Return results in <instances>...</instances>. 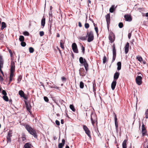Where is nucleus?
<instances>
[{
	"label": "nucleus",
	"instance_id": "f257e3e1",
	"mask_svg": "<svg viewBox=\"0 0 148 148\" xmlns=\"http://www.w3.org/2000/svg\"><path fill=\"white\" fill-rule=\"evenodd\" d=\"M15 64L14 62L12 61L11 64V68L10 69V82H11L13 79V77L14 75V73L15 71Z\"/></svg>",
	"mask_w": 148,
	"mask_h": 148
},
{
	"label": "nucleus",
	"instance_id": "f03ea898",
	"mask_svg": "<svg viewBox=\"0 0 148 148\" xmlns=\"http://www.w3.org/2000/svg\"><path fill=\"white\" fill-rule=\"evenodd\" d=\"M25 127L27 130L30 134L33 135L35 138H37V136L35 131L30 126L27 125L25 126Z\"/></svg>",
	"mask_w": 148,
	"mask_h": 148
},
{
	"label": "nucleus",
	"instance_id": "7ed1b4c3",
	"mask_svg": "<svg viewBox=\"0 0 148 148\" xmlns=\"http://www.w3.org/2000/svg\"><path fill=\"white\" fill-rule=\"evenodd\" d=\"M79 61L81 64H84L85 70L87 71L88 69V65L86 60L85 59H84L82 57H80L79 58Z\"/></svg>",
	"mask_w": 148,
	"mask_h": 148
},
{
	"label": "nucleus",
	"instance_id": "20e7f679",
	"mask_svg": "<svg viewBox=\"0 0 148 148\" xmlns=\"http://www.w3.org/2000/svg\"><path fill=\"white\" fill-rule=\"evenodd\" d=\"M90 119L92 124L94 126V124L97 121V118L96 114L93 113L91 114Z\"/></svg>",
	"mask_w": 148,
	"mask_h": 148
},
{
	"label": "nucleus",
	"instance_id": "39448f33",
	"mask_svg": "<svg viewBox=\"0 0 148 148\" xmlns=\"http://www.w3.org/2000/svg\"><path fill=\"white\" fill-rule=\"evenodd\" d=\"M87 35L88 36V41L90 42L92 41L94 39V36L92 32L90 31L89 32H88Z\"/></svg>",
	"mask_w": 148,
	"mask_h": 148
},
{
	"label": "nucleus",
	"instance_id": "423d86ee",
	"mask_svg": "<svg viewBox=\"0 0 148 148\" xmlns=\"http://www.w3.org/2000/svg\"><path fill=\"white\" fill-rule=\"evenodd\" d=\"M83 129L84 130L88 136L89 138L90 139H91V136L90 131L89 129H88V128L87 127L86 125H84Z\"/></svg>",
	"mask_w": 148,
	"mask_h": 148
},
{
	"label": "nucleus",
	"instance_id": "0eeeda50",
	"mask_svg": "<svg viewBox=\"0 0 148 148\" xmlns=\"http://www.w3.org/2000/svg\"><path fill=\"white\" fill-rule=\"evenodd\" d=\"M109 39L110 42L112 43L114 42L115 38V35L113 33H110L109 36Z\"/></svg>",
	"mask_w": 148,
	"mask_h": 148
},
{
	"label": "nucleus",
	"instance_id": "6e6552de",
	"mask_svg": "<svg viewBox=\"0 0 148 148\" xmlns=\"http://www.w3.org/2000/svg\"><path fill=\"white\" fill-rule=\"evenodd\" d=\"M142 77L138 76L136 78V81L137 84L139 85H140L142 83Z\"/></svg>",
	"mask_w": 148,
	"mask_h": 148
},
{
	"label": "nucleus",
	"instance_id": "1a4fd4ad",
	"mask_svg": "<svg viewBox=\"0 0 148 148\" xmlns=\"http://www.w3.org/2000/svg\"><path fill=\"white\" fill-rule=\"evenodd\" d=\"M72 47L74 53H78L77 46L75 43H74L72 44Z\"/></svg>",
	"mask_w": 148,
	"mask_h": 148
},
{
	"label": "nucleus",
	"instance_id": "9d476101",
	"mask_svg": "<svg viewBox=\"0 0 148 148\" xmlns=\"http://www.w3.org/2000/svg\"><path fill=\"white\" fill-rule=\"evenodd\" d=\"M79 71V74L80 76H84L86 75V72L85 71L84 69L83 68H80Z\"/></svg>",
	"mask_w": 148,
	"mask_h": 148
},
{
	"label": "nucleus",
	"instance_id": "9b49d317",
	"mask_svg": "<svg viewBox=\"0 0 148 148\" xmlns=\"http://www.w3.org/2000/svg\"><path fill=\"white\" fill-rule=\"evenodd\" d=\"M114 121L115 124V126L116 128V130H118V124L117 122V116L115 113H114Z\"/></svg>",
	"mask_w": 148,
	"mask_h": 148
},
{
	"label": "nucleus",
	"instance_id": "f8f14e48",
	"mask_svg": "<svg viewBox=\"0 0 148 148\" xmlns=\"http://www.w3.org/2000/svg\"><path fill=\"white\" fill-rule=\"evenodd\" d=\"M147 132V131L146 128H145V125L143 123V124L142 125V133L143 136H145V134Z\"/></svg>",
	"mask_w": 148,
	"mask_h": 148
},
{
	"label": "nucleus",
	"instance_id": "ddd939ff",
	"mask_svg": "<svg viewBox=\"0 0 148 148\" xmlns=\"http://www.w3.org/2000/svg\"><path fill=\"white\" fill-rule=\"evenodd\" d=\"M124 17L125 20L127 21H131L132 20L131 16L129 14L125 15H124Z\"/></svg>",
	"mask_w": 148,
	"mask_h": 148
},
{
	"label": "nucleus",
	"instance_id": "4468645a",
	"mask_svg": "<svg viewBox=\"0 0 148 148\" xmlns=\"http://www.w3.org/2000/svg\"><path fill=\"white\" fill-rule=\"evenodd\" d=\"M106 21L107 25L108 26L110 23V17L109 14H108L106 16Z\"/></svg>",
	"mask_w": 148,
	"mask_h": 148
},
{
	"label": "nucleus",
	"instance_id": "2eb2a0df",
	"mask_svg": "<svg viewBox=\"0 0 148 148\" xmlns=\"http://www.w3.org/2000/svg\"><path fill=\"white\" fill-rule=\"evenodd\" d=\"M129 43L127 42L125 47V54L127 53L129 51Z\"/></svg>",
	"mask_w": 148,
	"mask_h": 148
},
{
	"label": "nucleus",
	"instance_id": "dca6fc26",
	"mask_svg": "<svg viewBox=\"0 0 148 148\" xmlns=\"http://www.w3.org/2000/svg\"><path fill=\"white\" fill-rule=\"evenodd\" d=\"M116 84V80H113L111 84V88L113 90L114 89Z\"/></svg>",
	"mask_w": 148,
	"mask_h": 148
},
{
	"label": "nucleus",
	"instance_id": "f3484780",
	"mask_svg": "<svg viewBox=\"0 0 148 148\" xmlns=\"http://www.w3.org/2000/svg\"><path fill=\"white\" fill-rule=\"evenodd\" d=\"M65 143V140L63 139L62 140V143H59L58 145L59 148H62L64 146Z\"/></svg>",
	"mask_w": 148,
	"mask_h": 148
},
{
	"label": "nucleus",
	"instance_id": "a211bd4d",
	"mask_svg": "<svg viewBox=\"0 0 148 148\" xmlns=\"http://www.w3.org/2000/svg\"><path fill=\"white\" fill-rule=\"evenodd\" d=\"M120 73L118 72H116L114 74V80H116L118 78Z\"/></svg>",
	"mask_w": 148,
	"mask_h": 148
},
{
	"label": "nucleus",
	"instance_id": "6ab92c4d",
	"mask_svg": "<svg viewBox=\"0 0 148 148\" xmlns=\"http://www.w3.org/2000/svg\"><path fill=\"white\" fill-rule=\"evenodd\" d=\"M4 61L2 57L0 56V68H3Z\"/></svg>",
	"mask_w": 148,
	"mask_h": 148
},
{
	"label": "nucleus",
	"instance_id": "aec40b11",
	"mask_svg": "<svg viewBox=\"0 0 148 148\" xmlns=\"http://www.w3.org/2000/svg\"><path fill=\"white\" fill-rule=\"evenodd\" d=\"M116 7L117 6H116V7L115 8V5H112L110 9V12L111 13L113 12L115 10Z\"/></svg>",
	"mask_w": 148,
	"mask_h": 148
},
{
	"label": "nucleus",
	"instance_id": "412c9836",
	"mask_svg": "<svg viewBox=\"0 0 148 148\" xmlns=\"http://www.w3.org/2000/svg\"><path fill=\"white\" fill-rule=\"evenodd\" d=\"M26 105L27 110L29 112L30 114H31V105L29 103L26 104Z\"/></svg>",
	"mask_w": 148,
	"mask_h": 148
},
{
	"label": "nucleus",
	"instance_id": "4be33fe9",
	"mask_svg": "<svg viewBox=\"0 0 148 148\" xmlns=\"http://www.w3.org/2000/svg\"><path fill=\"white\" fill-rule=\"evenodd\" d=\"M127 140H124L122 143V147L123 148H127Z\"/></svg>",
	"mask_w": 148,
	"mask_h": 148
},
{
	"label": "nucleus",
	"instance_id": "5701e85b",
	"mask_svg": "<svg viewBox=\"0 0 148 148\" xmlns=\"http://www.w3.org/2000/svg\"><path fill=\"white\" fill-rule=\"evenodd\" d=\"M112 47L113 55H116V50L115 49V45L114 44L113 45H112Z\"/></svg>",
	"mask_w": 148,
	"mask_h": 148
},
{
	"label": "nucleus",
	"instance_id": "b1692460",
	"mask_svg": "<svg viewBox=\"0 0 148 148\" xmlns=\"http://www.w3.org/2000/svg\"><path fill=\"white\" fill-rule=\"evenodd\" d=\"M121 63L120 62H119L117 63V69L118 70H120L121 69Z\"/></svg>",
	"mask_w": 148,
	"mask_h": 148
},
{
	"label": "nucleus",
	"instance_id": "393cba45",
	"mask_svg": "<svg viewBox=\"0 0 148 148\" xmlns=\"http://www.w3.org/2000/svg\"><path fill=\"white\" fill-rule=\"evenodd\" d=\"M45 24V18H43L41 20V26L43 27Z\"/></svg>",
	"mask_w": 148,
	"mask_h": 148
},
{
	"label": "nucleus",
	"instance_id": "a878e982",
	"mask_svg": "<svg viewBox=\"0 0 148 148\" xmlns=\"http://www.w3.org/2000/svg\"><path fill=\"white\" fill-rule=\"evenodd\" d=\"M19 94L21 97H24V92L22 90H20L19 91Z\"/></svg>",
	"mask_w": 148,
	"mask_h": 148
},
{
	"label": "nucleus",
	"instance_id": "bb28decb",
	"mask_svg": "<svg viewBox=\"0 0 148 148\" xmlns=\"http://www.w3.org/2000/svg\"><path fill=\"white\" fill-rule=\"evenodd\" d=\"M31 145L29 143H26L24 145L25 148H30Z\"/></svg>",
	"mask_w": 148,
	"mask_h": 148
},
{
	"label": "nucleus",
	"instance_id": "cd10ccee",
	"mask_svg": "<svg viewBox=\"0 0 148 148\" xmlns=\"http://www.w3.org/2000/svg\"><path fill=\"white\" fill-rule=\"evenodd\" d=\"M6 27V25L5 23L4 22H2L1 23V29H3L5 28Z\"/></svg>",
	"mask_w": 148,
	"mask_h": 148
},
{
	"label": "nucleus",
	"instance_id": "c85d7f7f",
	"mask_svg": "<svg viewBox=\"0 0 148 148\" xmlns=\"http://www.w3.org/2000/svg\"><path fill=\"white\" fill-rule=\"evenodd\" d=\"M64 43V42H63L62 40H61L60 42V45L62 49H64V47L63 45V44Z\"/></svg>",
	"mask_w": 148,
	"mask_h": 148
},
{
	"label": "nucleus",
	"instance_id": "c756f323",
	"mask_svg": "<svg viewBox=\"0 0 148 148\" xmlns=\"http://www.w3.org/2000/svg\"><path fill=\"white\" fill-rule=\"evenodd\" d=\"M12 130H10L9 132H8V135L7 136L8 137H12Z\"/></svg>",
	"mask_w": 148,
	"mask_h": 148
},
{
	"label": "nucleus",
	"instance_id": "7c9ffc66",
	"mask_svg": "<svg viewBox=\"0 0 148 148\" xmlns=\"http://www.w3.org/2000/svg\"><path fill=\"white\" fill-rule=\"evenodd\" d=\"M20 41L21 42L24 41V38L23 36H20L19 38Z\"/></svg>",
	"mask_w": 148,
	"mask_h": 148
},
{
	"label": "nucleus",
	"instance_id": "2f4dec72",
	"mask_svg": "<svg viewBox=\"0 0 148 148\" xmlns=\"http://www.w3.org/2000/svg\"><path fill=\"white\" fill-rule=\"evenodd\" d=\"M70 108L73 112L75 111V110L74 108V106L73 105H70Z\"/></svg>",
	"mask_w": 148,
	"mask_h": 148
},
{
	"label": "nucleus",
	"instance_id": "473e14b6",
	"mask_svg": "<svg viewBox=\"0 0 148 148\" xmlns=\"http://www.w3.org/2000/svg\"><path fill=\"white\" fill-rule=\"evenodd\" d=\"M3 99L6 101H8L9 100L8 98L7 95L3 96Z\"/></svg>",
	"mask_w": 148,
	"mask_h": 148
},
{
	"label": "nucleus",
	"instance_id": "72a5a7b5",
	"mask_svg": "<svg viewBox=\"0 0 148 148\" xmlns=\"http://www.w3.org/2000/svg\"><path fill=\"white\" fill-rule=\"evenodd\" d=\"M137 59L140 62H141L143 60L142 58L141 57V56H138L137 57Z\"/></svg>",
	"mask_w": 148,
	"mask_h": 148
},
{
	"label": "nucleus",
	"instance_id": "f704fd0d",
	"mask_svg": "<svg viewBox=\"0 0 148 148\" xmlns=\"http://www.w3.org/2000/svg\"><path fill=\"white\" fill-rule=\"evenodd\" d=\"M103 64H105L106 62L107 61V59L106 56H104L103 59Z\"/></svg>",
	"mask_w": 148,
	"mask_h": 148
},
{
	"label": "nucleus",
	"instance_id": "c9c22d12",
	"mask_svg": "<svg viewBox=\"0 0 148 148\" xmlns=\"http://www.w3.org/2000/svg\"><path fill=\"white\" fill-rule=\"evenodd\" d=\"M22 76L21 75H19L18 76V79H17V81H18V82H17L18 83H19L21 81V79H22Z\"/></svg>",
	"mask_w": 148,
	"mask_h": 148
},
{
	"label": "nucleus",
	"instance_id": "e433bc0d",
	"mask_svg": "<svg viewBox=\"0 0 148 148\" xmlns=\"http://www.w3.org/2000/svg\"><path fill=\"white\" fill-rule=\"evenodd\" d=\"M87 36L79 37V39L82 40H86Z\"/></svg>",
	"mask_w": 148,
	"mask_h": 148
},
{
	"label": "nucleus",
	"instance_id": "4c0bfd02",
	"mask_svg": "<svg viewBox=\"0 0 148 148\" xmlns=\"http://www.w3.org/2000/svg\"><path fill=\"white\" fill-rule=\"evenodd\" d=\"M29 51L30 53H33L34 51V49L33 47H30L29 48Z\"/></svg>",
	"mask_w": 148,
	"mask_h": 148
},
{
	"label": "nucleus",
	"instance_id": "58836bf2",
	"mask_svg": "<svg viewBox=\"0 0 148 148\" xmlns=\"http://www.w3.org/2000/svg\"><path fill=\"white\" fill-rule=\"evenodd\" d=\"M80 88H83L84 87V83L82 82H81L79 84Z\"/></svg>",
	"mask_w": 148,
	"mask_h": 148
},
{
	"label": "nucleus",
	"instance_id": "ea45409f",
	"mask_svg": "<svg viewBox=\"0 0 148 148\" xmlns=\"http://www.w3.org/2000/svg\"><path fill=\"white\" fill-rule=\"evenodd\" d=\"M23 34L25 36H29V33L27 31L24 32Z\"/></svg>",
	"mask_w": 148,
	"mask_h": 148
},
{
	"label": "nucleus",
	"instance_id": "a19ab883",
	"mask_svg": "<svg viewBox=\"0 0 148 148\" xmlns=\"http://www.w3.org/2000/svg\"><path fill=\"white\" fill-rule=\"evenodd\" d=\"M21 46L23 47H25L26 45V43L24 41L21 42Z\"/></svg>",
	"mask_w": 148,
	"mask_h": 148
},
{
	"label": "nucleus",
	"instance_id": "79ce46f5",
	"mask_svg": "<svg viewBox=\"0 0 148 148\" xmlns=\"http://www.w3.org/2000/svg\"><path fill=\"white\" fill-rule=\"evenodd\" d=\"M93 84V91L94 92H95V82H94L92 83Z\"/></svg>",
	"mask_w": 148,
	"mask_h": 148
},
{
	"label": "nucleus",
	"instance_id": "37998d69",
	"mask_svg": "<svg viewBox=\"0 0 148 148\" xmlns=\"http://www.w3.org/2000/svg\"><path fill=\"white\" fill-rule=\"evenodd\" d=\"M7 141L8 143H10L11 141L10 137L7 136Z\"/></svg>",
	"mask_w": 148,
	"mask_h": 148
},
{
	"label": "nucleus",
	"instance_id": "c03bdc74",
	"mask_svg": "<svg viewBox=\"0 0 148 148\" xmlns=\"http://www.w3.org/2000/svg\"><path fill=\"white\" fill-rule=\"evenodd\" d=\"M116 55H113L112 60V62H114L116 58Z\"/></svg>",
	"mask_w": 148,
	"mask_h": 148
},
{
	"label": "nucleus",
	"instance_id": "a18cd8bd",
	"mask_svg": "<svg viewBox=\"0 0 148 148\" xmlns=\"http://www.w3.org/2000/svg\"><path fill=\"white\" fill-rule=\"evenodd\" d=\"M81 47H82V53L84 54V51H85V48L84 47V46H83V45H82L81 46Z\"/></svg>",
	"mask_w": 148,
	"mask_h": 148
},
{
	"label": "nucleus",
	"instance_id": "49530a36",
	"mask_svg": "<svg viewBox=\"0 0 148 148\" xmlns=\"http://www.w3.org/2000/svg\"><path fill=\"white\" fill-rule=\"evenodd\" d=\"M119 26L120 28H122L123 26V24L121 23H119Z\"/></svg>",
	"mask_w": 148,
	"mask_h": 148
},
{
	"label": "nucleus",
	"instance_id": "de8ad7c7",
	"mask_svg": "<svg viewBox=\"0 0 148 148\" xmlns=\"http://www.w3.org/2000/svg\"><path fill=\"white\" fill-rule=\"evenodd\" d=\"M49 87L51 88H56L57 89H58L59 88V87H57L56 86H49Z\"/></svg>",
	"mask_w": 148,
	"mask_h": 148
},
{
	"label": "nucleus",
	"instance_id": "09e8293b",
	"mask_svg": "<svg viewBox=\"0 0 148 148\" xmlns=\"http://www.w3.org/2000/svg\"><path fill=\"white\" fill-rule=\"evenodd\" d=\"M89 27V25L88 23H86L85 24V27L86 29H88Z\"/></svg>",
	"mask_w": 148,
	"mask_h": 148
},
{
	"label": "nucleus",
	"instance_id": "8fccbe9b",
	"mask_svg": "<svg viewBox=\"0 0 148 148\" xmlns=\"http://www.w3.org/2000/svg\"><path fill=\"white\" fill-rule=\"evenodd\" d=\"M44 99L45 101L46 102H48L49 101L48 98L46 97H44Z\"/></svg>",
	"mask_w": 148,
	"mask_h": 148
},
{
	"label": "nucleus",
	"instance_id": "3c124183",
	"mask_svg": "<svg viewBox=\"0 0 148 148\" xmlns=\"http://www.w3.org/2000/svg\"><path fill=\"white\" fill-rule=\"evenodd\" d=\"M44 32L43 31H40V36H42L44 35Z\"/></svg>",
	"mask_w": 148,
	"mask_h": 148
},
{
	"label": "nucleus",
	"instance_id": "603ef678",
	"mask_svg": "<svg viewBox=\"0 0 148 148\" xmlns=\"http://www.w3.org/2000/svg\"><path fill=\"white\" fill-rule=\"evenodd\" d=\"M2 93L3 95V96L7 95V93L4 90H2Z\"/></svg>",
	"mask_w": 148,
	"mask_h": 148
},
{
	"label": "nucleus",
	"instance_id": "864d4df0",
	"mask_svg": "<svg viewBox=\"0 0 148 148\" xmlns=\"http://www.w3.org/2000/svg\"><path fill=\"white\" fill-rule=\"evenodd\" d=\"M144 146L145 147V148H148V142H146L145 143Z\"/></svg>",
	"mask_w": 148,
	"mask_h": 148
},
{
	"label": "nucleus",
	"instance_id": "5fc2aeb1",
	"mask_svg": "<svg viewBox=\"0 0 148 148\" xmlns=\"http://www.w3.org/2000/svg\"><path fill=\"white\" fill-rule=\"evenodd\" d=\"M49 19H50V18L52 17V13L51 11L49 12Z\"/></svg>",
	"mask_w": 148,
	"mask_h": 148
},
{
	"label": "nucleus",
	"instance_id": "6e6d98bb",
	"mask_svg": "<svg viewBox=\"0 0 148 148\" xmlns=\"http://www.w3.org/2000/svg\"><path fill=\"white\" fill-rule=\"evenodd\" d=\"M55 122H56V124L57 125H60V122L58 121L57 120H56Z\"/></svg>",
	"mask_w": 148,
	"mask_h": 148
},
{
	"label": "nucleus",
	"instance_id": "4d7b16f0",
	"mask_svg": "<svg viewBox=\"0 0 148 148\" xmlns=\"http://www.w3.org/2000/svg\"><path fill=\"white\" fill-rule=\"evenodd\" d=\"M131 35H132L131 32L130 33H129V34H128V38L129 39H130V38Z\"/></svg>",
	"mask_w": 148,
	"mask_h": 148
},
{
	"label": "nucleus",
	"instance_id": "13d9d810",
	"mask_svg": "<svg viewBox=\"0 0 148 148\" xmlns=\"http://www.w3.org/2000/svg\"><path fill=\"white\" fill-rule=\"evenodd\" d=\"M26 139V138H25V136H24L22 137V140L23 141H25Z\"/></svg>",
	"mask_w": 148,
	"mask_h": 148
},
{
	"label": "nucleus",
	"instance_id": "bf43d9fd",
	"mask_svg": "<svg viewBox=\"0 0 148 148\" xmlns=\"http://www.w3.org/2000/svg\"><path fill=\"white\" fill-rule=\"evenodd\" d=\"M95 31L97 33H98V29L97 27H95Z\"/></svg>",
	"mask_w": 148,
	"mask_h": 148
},
{
	"label": "nucleus",
	"instance_id": "052dcab7",
	"mask_svg": "<svg viewBox=\"0 0 148 148\" xmlns=\"http://www.w3.org/2000/svg\"><path fill=\"white\" fill-rule=\"evenodd\" d=\"M59 101L61 104L63 103V102H64L63 101L62 99L59 100Z\"/></svg>",
	"mask_w": 148,
	"mask_h": 148
},
{
	"label": "nucleus",
	"instance_id": "680f3d73",
	"mask_svg": "<svg viewBox=\"0 0 148 148\" xmlns=\"http://www.w3.org/2000/svg\"><path fill=\"white\" fill-rule=\"evenodd\" d=\"M61 79L62 81H64L66 79V78L64 77H62Z\"/></svg>",
	"mask_w": 148,
	"mask_h": 148
},
{
	"label": "nucleus",
	"instance_id": "e2e57ef3",
	"mask_svg": "<svg viewBox=\"0 0 148 148\" xmlns=\"http://www.w3.org/2000/svg\"><path fill=\"white\" fill-rule=\"evenodd\" d=\"M9 52L10 53V56H11V57H12V51H11V50H9Z\"/></svg>",
	"mask_w": 148,
	"mask_h": 148
},
{
	"label": "nucleus",
	"instance_id": "0e129e2a",
	"mask_svg": "<svg viewBox=\"0 0 148 148\" xmlns=\"http://www.w3.org/2000/svg\"><path fill=\"white\" fill-rule=\"evenodd\" d=\"M79 26L80 27H82V24L81 23L79 22Z\"/></svg>",
	"mask_w": 148,
	"mask_h": 148
},
{
	"label": "nucleus",
	"instance_id": "69168bd1",
	"mask_svg": "<svg viewBox=\"0 0 148 148\" xmlns=\"http://www.w3.org/2000/svg\"><path fill=\"white\" fill-rule=\"evenodd\" d=\"M146 114V116H145V118L146 119H148V112Z\"/></svg>",
	"mask_w": 148,
	"mask_h": 148
},
{
	"label": "nucleus",
	"instance_id": "338daca9",
	"mask_svg": "<svg viewBox=\"0 0 148 148\" xmlns=\"http://www.w3.org/2000/svg\"><path fill=\"white\" fill-rule=\"evenodd\" d=\"M0 81H3V78L1 77V76H0Z\"/></svg>",
	"mask_w": 148,
	"mask_h": 148
},
{
	"label": "nucleus",
	"instance_id": "774afa93",
	"mask_svg": "<svg viewBox=\"0 0 148 148\" xmlns=\"http://www.w3.org/2000/svg\"><path fill=\"white\" fill-rule=\"evenodd\" d=\"M61 123L62 124H63L64 123V121L62 119L61 120Z\"/></svg>",
	"mask_w": 148,
	"mask_h": 148
}]
</instances>
